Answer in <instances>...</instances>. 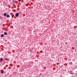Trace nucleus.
Wrapping results in <instances>:
<instances>
[{
	"instance_id": "f257e3e1",
	"label": "nucleus",
	"mask_w": 77,
	"mask_h": 77,
	"mask_svg": "<svg viewBox=\"0 0 77 77\" xmlns=\"http://www.w3.org/2000/svg\"><path fill=\"white\" fill-rule=\"evenodd\" d=\"M19 15V13H17L15 14V16L16 17H18Z\"/></svg>"
},
{
	"instance_id": "f03ea898",
	"label": "nucleus",
	"mask_w": 77,
	"mask_h": 77,
	"mask_svg": "<svg viewBox=\"0 0 77 77\" xmlns=\"http://www.w3.org/2000/svg\"><path fill=\"white\" fill-rule=\"evenodd\" d=\"M5 35H8V33L6 32H4Z\"/></svg>"
},
{
	"instance_id": "7ed1b4c3",
	"label": "nucleus",
	"mask_w": 77,
	"mask_h": 77,
	"mask_svg": "<svg viewBox=\"0 0 77 77\" xmlns=\"http://www.w3.org/2000/svg\"><path fill=\"white\" fill-rule=\"evenodd\" d=\"M3 15H4V16H5V17H6L7 16V14H6V13H4Z\"/></svg>"
},
{
	"instance_id": "20e7f679",
	"label": "nucleus",
	"mask_w": 77,
	"mask_h": 77,
	"mask_svg": "<svg viewBox=\"0 0 77 77\" xmlns=\"http://www.w3.org/2000/svg\"><path fill=\"white\" fill-rule=\"evenodd\" d=\"M3 58H1L0 59V61H2V60H3Z\"/></svg>"
},
{
	"instance_id": "39448f33",
	"label": "nucleus",
	"mask_w": 77,
	"mask_h": 77,
	"mask_svg": "<svg viewBox=\"0 0 77 77\" xmlns=\"http://www.w3.org/2000/svg\"><path fill=\"white\" fill-rule=\"evenodd\" d=\"M13 1L14 3H16V0H13Z\"/></svg>"
},
{
	"instance_id": "423d86ee",
	"label": "nucleus",
	"mask_w": 77,
	"mask_h": 77,
	"mask_svg": "<svg viewBox=\"0 0 77 77\" xmlns=\"http://www.w3.org/2000/svg\"><path fill=\"white\" fill-rule=\"evenodd\" d=\"M7 18H9V17H10V16L9 15H8L7 16Z\"/></svg>"
},
{
	"instance_id": "0eeeda50",
	"label": "nucleus",
	"mask_w": 77,
	"mask_h": 77,
	"mask_svg": "<svg viewBox=\"0 0 77 77\" xmlns=\"http://www.w3.org/2000/svg\"><path fill=\"white\" fill-rule=\"evenodd\" d=\"M1 37H2V38H3V37L4 36V35L2 34L1 35Z\"/></svg>"
},
{
	"instance_id": "6e6552de",
	"label": "nucleus",
	"mask_w": 77,
	"mask_h": 77,
	"mask_svg": "<svg viewBox=\"0 0 77 77\" xmlns=\"http://www.w3.org/2000/svg\"><path fill=\"white\" fill-rule=\"evenodd\" d=\"M1 74H3L4 73V71H2V72H1Z\"/></svg>"
},
{
	"instance_id": "1a4fd4ad",
	"label": "nucleus",
	"mask_w": 77,
	"mask_h": 77,
	"mask_svg": "<svg viewBox=\"0 0 77 77\" xmlns=\"http://www.w3.org/2000/svg\"><path fill=\"white\" fill-rule=\"evenodd\" d=\"M72 62H70L69 63V64L70 65H72Z\"/></svg>"
},
{
	"instance_id": "9d476101",
	"label": "nucleus",
	"mask_w": 77,
	"mask_h": 77,
	"mask_svg": "<svg viewBox=\"0 0 77 77\" xmlns=\"http://www.w3.org/2000/svg\"><path fill=\"white\" fill-rule=\"evenodd\" d=\"M42 73H40V75H42Z\"/></svg>"
},
{
	"instance_id": "9b49d317",
	"label": "nucleus",
	"mask_w": 77,
	"mask_h": 77,
	"mask_svg": "<svg viewBox=\"0 0 77 77\" xmlns=\"http://www.w3.org/2000/svg\"><path fill=\"white\" fill-rule=\"evenodd\" d=\"M21 0H19V2H21Z\"/></svg>"
},
{
	"instance_id": "f8f14e48",
	"label": "nucleus",
	"mask_w": 77,
	"mask_h": 77,
	"mask_svg": "<svg viewBox=\"0 0 77 77\" xmlns=\"http://www.w3.org/2000/svg\"><path fill=\"white\" fill-rule=\"evenodd\" d=\"M15 5V4H14V5H13V6H14Z\"/></svg>"
}]
</instances>
